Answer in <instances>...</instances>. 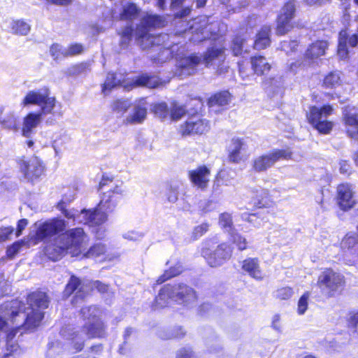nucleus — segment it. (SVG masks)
Returning <instances> with one entry per match:
<instances>
[{"label":"nucleus","instance_id":"f257e3e1","mask_svg":"<svg viewBox=\"0 0 358 358\" xmlns=\"http://www.w3.org/2000/svg\"><path fill=\"white\" fill-rule=\"evenodd\" d=\"M27 304L19 300L4 303L0 306V331L6 332L7 348L2 358H10L18 353V345L11 341L21 330H31L38 327L43 317L41 310L48 308L46 293L41 291L30 294Z\"/></svg>","mask_w":358,"mask_h":358},{"label":"nucleus","instance_id":"f03ea898","mask_svg":"<svg viewBox=\"0 0 358 358\" xmlns=\"http://www.w3.org/2000/svg\"><path fill=\"white\" fill-rule=\"evenodd\" d=\"M85 233L83 229L76 228L58 236L54 242L45 247V253L48 257L57 261L65 253L77 252L84 241Z\"/></svg>","mask_w":358,"mask_h":358},{"label":"nucleus","instance_id":"7ed1b4c3","mask_svg":"<svg viewBox=\"0 0 358 358\" xmlns=\"http://www.w3.org/2000/svg\"><path fill=\"white\" fill-rule=\"evenodd\" d=\"M192 35L190 41L200 43L206 39H215L224 32L226 25L219 22H210L208 17H201L195 20L191 27Z\"/></svg>","mask_w":358,"mask_h":358},{"label":"nucleus","instance_id":"20e7f679","mask_svg":"<svg viewBox=\"0 0 358 358\" xmlns=\"http://www.w3.org/2000/svg\"><path fill=\"white\" fill-rule=\"evenodd\" d=\"M21 105H36L40 106L38 113L55 115L54 109L57 105L55 97L50 96V90L48 87H43L38 90H30L22 101Z\"/></svg>","mask_w":358,"mask_h":358},{"label":"nucleus","instance_id":"39448f33","mask_svg":"<svg viewBox=\"0 0 358 358\" xmlns=\"http://www.w3.org/2000/svg\"><path fill=\"white\" fill-rule=\"evenodd\" d=\"M344 284L343 275L331 268H327L322 271L317 281V286L320 289L321 292L328 298L334 296Z\"/></svg>","mask_w":358,"mask_h":358},{"label":"nucleus","instance_id":"423d86ee","mask_svg":"<svg viewBox=\"0 0 358 358\" xmlns=\"http://www.w3.org/2000/svg\"><path fill=\"white\" fill-rule=\"evenodd\" d=\"M100 310L95 306L83 307L80 315L83 320H87L84 329L89 338L102 337L105 334L103 322L99 320Z\"/></svg>","mask_w":358,"mask_h":358},{"label":"nucleus","instance_id":"0eeeda50","mask_svg":"<svg viewBox=\"0 0 358 358\" xmlns=\"http://www.w3.org/2000/svg\"><path fill=\"white\" fill-rule=\"evenodd\" d=\"M113 183V178L105 176L99 183V189H103L105 186L110 187L109 190L104 192L99 204L100 208L105 210H112L113 208L117 205L118 200L124 192L122 188V182L118 184Z\"/></svg>","mask_w":358,"mask_h":358},{"label":"nucleus","instance_id":"6e6552de","mask_svg":"<svg viewBox=\"0 0 358 358\" xmlns=\"http://www.w3.org/2000/svg\"><path fill=\"white\" fill-rule=\"evenodd\" d=\"M292 153L287 150H273L259 155L252 161V169L256 172H264L281 159H289Z\"/></svg>","mask_w":358,"mask_h":358},{"label":"nucleus","instance_id":"1a4fd4ad","mask_svg":"<svg viewBox=\"0 0 358 358\" xmlns=\"http://www.w3.org/2000/svg\"><path fill=\"white\" fill-rule=\"evenodd\" d=\"M203 62L207 67H212L218 76H224L228 72L229 66L225 62V55L222 48L208 49L203 57Z\"/></svg>","mask_w":358,"mask_h":358},{"label":"nucleus","instance_id":"9d476101","mask_svg":"<svg viewBox=\"0 0 358 358\" xmlns=\"http://www.w3.org/2000/svg\"><path fill=\"white\" fill-rule=\"evenodd\" d=\"M231 254V248L225 243L217 245V248L213 251H210L209 249L202 250V255L211 267L221 266L230 259Z\"/></svg>","mask_w":358,"mask_h":358},{"label":"nucleus","instance_id":"9b49d317","mask_svg":"<svg viewBox=\"0 0 358 358\" xmlns=\"http://www.w3.org/2000/svg\"><path fill=\"white\" fill-rule=\"evenodd\" d=\"M36 231V241H42L44 239L63 231L66 229V222L61 219H52L49 221L35 224Z\"/></svg>","mask_w":358,"mask_h":358},{"label":"nucleus","instance_id":"f8f14e48","mask_svg":"<svg viewBox=\"0 0 358 358\" xmlns=\"http://www.w3.org/2000/svg\"><path fill=\"white\" fill-rule=\"evenodd\" d=\"M139 12V8L130 1L121 0L115 3L116 21L132 22L138 17Z\"/></svg>","mask_w":358,"mask_h":358},{"label":"nucleus","instance_id":"ddd939ff","mask_svg":"<svg viewBox=\"0 0 358 358\" xmlns=\"http://www.w3.org/2000/svg\"><path fill=\"white\" fill-rule=\"evenodd\" d=\"M295 7L293 3H287L281 9L277 20L276 34L284 35L293 28L292 20L294 16Z\"/></svg>","mask_w":358,"mask_h":358},{"label":"nucleus","instance_id":"4468645a","mask_svg":"<svg viewBox=\"0 0 358 358\" xmlns=\"http://www.w3.org/2000/svg\"><path fill=\"white\" fill-rule=\"evenodd\" d=\"M91 289V287L81 281L75 275H71L64 291L65 296L68 297L76 292V295L72 299V303L76 304L78 300H83Z\"/></svg>","mask_w":358,"mask_h":358},{"label":"nucleus","instance_id":"2eb2a0df","mask_svg":"<svg viewBox=\"0 0 358 358\" xmlns=\"http://www.w3.org/2000/svg\"><path fill=\"white\" fill-rule=\"evenodd\" d=\"M337 203L343 210H348L356 203L355 191L352 185L341 184L337 187Z\"/></svg>","mask_w":358,"mask_h":358},{"label":"nucleus","instance_id":"dca6fc26","mask_svg":"<svg viewBox=\"0 0 358 358\" xmlns=\"http://www.w3.org/2000/svg\"><path fill=\"white\" fill-rule=\"evenodd\" d=\"M20 169L25 179L34 182L42 175L44 167L39 158L33 157L28 161H22L20 164Z\"/></svg>","mask_w":358,"mask_h":358},{"label":"nucleus","instance_id":"f3484780","mask_svg":"<svg viewBox=\"0 0 358 358\" xmlns=\"http://www.w3.org/2000/svg\"><path fill=\"white\" fill-rule=\"evenodd\" d=\"M209 129L210 124L208 120L192 117L180 125V132L182 136L202 134Z\"/></svg>","mask_w":358,"mask_h":358},{"label":"nucleus","instance_id":"a211bd4d","mask_svg":"<svg viewBox=\"0 0 358 358\" xmlns=\"http://www.w3.org/2000/svg\"><path fill=\"white\" fill-rule=\"evenodd\" d=\"M172 292L173 300L186 306L195 302L197 299L194 289L183 283L172 286Z\"/></svg>","mask_w":358,"mask_h":358},{"label":"nucleus","instance_id":"6ab92c4d","mask_svg":"<svg viewBox=\"0 0 358 358\" xmlns=\"http://www.w3.org/2000/svg\"><path fill=\"white\" fill-rule=\"evenodd\" d=\"M343 115L348 134L356 138L358 136V109L354 106H345Z\"/></svg>","mask_w":358,"mask_h":358},{"label":"nucleus","instance_id":"aec40b11","mask_svg":"<svg viewBox=\"0 0 358 358\" xmlns=\"http://www.w3.org/2000/svg\"><path fill=\"white\" fill-rule=\"evenodd\" d=\"M201 62V57L197 55H192L189 57H183L178 63L176 74L179 76L193 75L196 73L197 67Z\"/></svg>","mask_w":358,"mask_h":358},{"label":"nucleus","instance_id":"412c9836","mask_svg":"<svg viewBox=\"0 0 358 358\" xmlns=\"http://www.w3.org/2000/svg\"><path fill=\"white\" fill-rule=\"evenodd\" d=\"M141 34H138V30H136L135 35L137 43L143 49L155 48L164 43L168 38L166 34H159L154 36L150 34L149 32L142 31Z\"/></svg>","mask_w":358,"mask_h":358},{"label":"nucleus","instance_id":"4be33fe9","mask_svg":"<svg viewBox=\"0 0 358 358\" xmlns=\"http://www.w3.org/2000/svg\"><path fill=\"white\" fill-rule=\"evenodd\" d=\"M147 116V102L144 99L136 101L129 115L126 117L127 124L142 123Z\"/></svg>","mask_w":358,"mask_h":358},{"label":"nucleus","instance_id":"5701e85b","mask_svg":"<svg viewBox=\"0 0 358 358\" xmlns=\"http://www.w3.org/2000/svg\"><path fill=\"white\" fill-rule=\"evenodd\" d=\"M44 114L29 113L23 120L22 134L26 138H31L34 129L41 122Z\"/></svg>","mask_w":358,"mask_h":358},{"label":"nucleus","instance_id":"b1692460","mask_svg":"<svg viewBox=\"0 0 358 358\" xmlns=\"http://www.w3.org/2000/svg\"><path fill=\"white\" fill-rule=\"evenodd\" d=\"M99 210L93 211L83 210L78 217L80 222H83L85 224L100 225L103 223L107 218L106 214Z\"/></svg>","mask_w":358,"mask_h":358},{"label":"nucleus","instance_id":"393cba45","mask_svg":"<svg viewBox=\"0 0 358 358\" xmlns=\"http://www.w3.org/2000/svg\"><path fill=\"white\" fill-rule=\"evenodd\" d=\"M61 335L71 341V344L75 352L80 351L84 346V337L78 331H75L72 327H66L62 329Z\"/></svg>","mask_w":358,"mask_h":358},{"label":"nucleus","instance_id":"a878e982","mask_svg":"<svg viewBox=\"0 0 358 358\" xmlns=\"http://www.w3.org/2000/svg\"><path fill=\"white\" fill-rule=\"evenodd\" d=\"M242 270L252 278L261 280L263 279L259 260L256 257H248L241 263Z\"/></svg>","mask_w":358,"mask_h":358},{"label":"nucleus","instance_id":"bb28decb","mask_svg":"<svg viewBox=\"0 0 358 358\" xmlns=\"http://www.w3.org/2000/svg\"><path fill=\"white\" fill-rule=\"evenodd\" d=\"M31 29V24L24 19H12L8 22V31L11 34L26 36Z\"/></svg>","mask_w":358,"mask_h":358},{"label":"nucleus","instance_id":"cd10ccee","mask_svg":"<svg viewBox=\"0 0 358 358\" xmlns=\"http://www.w3.org/2000/svg\"><path fill=\"white\" fill-rule=\"evenodd\" d=\"M210 170L206 166H200L189 172L191 181L198 187L204 189L207 187Z\"/></svg>","mask_w":358,"mask_h":358},{"label":"nucleus","instance_id":"c85d7f7f","mask_svg":"<svg viewBox=\"0 0 358 358\" xmlns=\"http://www.w3.org/2000/svg\"><path fill=\"white\" fill-rule=\"evenodd\" d=\"M263 86L269 96L282 97V81L281 77L266 78L263 82Z\"/></svg>","mask_w":358,"mask_h":358},{"label":"nucleus","instance_id":"c756f323","mask_svg":"<svg viewBox=\"0 0 358 358\" xmlns=\"http://www.w3.org/2000/svg\"><path fill=\"white\" fill-rule=\"evenodd\" d=\"M163 20L162 17L157 15H148L141 20L140 23L137 25L136 29L138 34H143L142 31L149 32L152 28H156L163 26Z\"/></svg>","mask_w":358,"mask_h":358},{"label":"nucleus","instance_id":"7c9ffc66","mask_svg":"<svg viewBox=\"0 0 358 358\" xmlns=\"http://www.w3.org/2000/svg\"><path fill=\"white\" fill-rule=\"evenodd\" d=\"M333 110L331 106H324L322 108H319L316 106H313L310 109L309 113L307 115L309 122L313 125L327 118V115H330Z\"/></svg>","mask_w":358,"mask_h":358},{"label":"nucleus","instance_id":"2f4dec72","mask_svg":"<svg viewBox=\"0 0 358 358\" xmlns=\"http://www.w3.org/2000/svg\"><path fill=\"white\" fill-rule=\"evenodd\" d=\"M124 83L125 77L123 74L109 73L103 85L102 91L104 94H106L107 91L109 92L115 87L124 86L125 87L128 85V83L125 85Z\"/></svg>","mask_w":358,"mask_h":358},{"label":"nucleus","instance_id":"473e14b6","mask_svg":"<svg viewBox=\"0 0 358 358\" xmlns=\"http://www.w3.org/2000/svg\"><path fill=\"white\" fill-rule=\"evenodd\" d=\"M244 142L238 138H233L229 146V159L233 163H238L241 161V150L244 149Z\"/></svg>","mask_w":358,"mask_h":358},{"label":"nucleus","instance_id":"72a5a7b5","mask_svg":"<svg viewBox=\"0 0 358 358\" xmlns=\"http://www.w3.org/2000/svg\"><path fill=\"white\" fill-rule=\"evenodd\" d=\"M159 83L160 80L158 77L145 73L136 77V79L132 81L131 85L134 87L155 88L157 87Z\"/></svg>","mask_w":358,"mask_h":358},{"label":"nucleus","instance_id":"f704fd0d","mask_svg":"<svg viewBox=\"0 0 358 358\" xmlns=\"http://www.w3.org/2000/svg\"><path fill=\"white\" fill-rule=\"evenodd\" d=\"M0 124L3 129L17 131L19 129L17 117L13 111L0 115Z\"/></svg>","mask_w":358,"mask_h":358},{"label":"nucleus","instance_id":"c9c22d12","mask_svg":"<svg viewBox=\"0 0 358 358\" xmlns=\"http://www.w3.org/2000/svg\"><path fill=\"white\" fill-rule=\"evenodd\" d=\"M172 285H166L161 289L159 294L155 298L154 308H161L166 306L169 301L173 299Z\"/></svg>","mask_w":358,"mask_h":358},{"label":"nucleus","instance_id":"e433bc0d","mask_svg":"<svg viewBox=\"0 0 358 358\" xmlns=\"http://www.w3.org/2000/svg\"><path fill=\"white\" fill-rule=\"evenodd\" d=\"M231 101V95L227 91H224L210 98L208 106L212 110L216 111L218 106H225Z\"/></svg>","mask_w":358,"mask_h":358},{"label":"nucleus","instance_id":"4c0bfd02","mask_svg":"<svg viewBox=\"0 0 358 358\" xmlns=\"http://www.w3.org/2000/svg\"><path fill=\"white\" fill-rule=\"evenodd\" d=\"M328 44L325 41H319L313 43L306 52L305 57L308 59H314L325 53Z\"/></svg>","mask_w":358,"mask_h":358},{"label":"nucleus","instance_id":"58836bf2","mask_svg":"<svg viewBox=\"0 0 358 358\" xmlns=\"http://www.w3.org/2000/svg\"><path fill=\"white\" fill-rule=\"evenodd\" d=\"M271 29L268 26L263 27L257 34V38L254 42V48L257 50L266 48L270 45Z\"/></svg>","mask_w":358,"mask_h":358},{"label":"nucleus","instance_id":"ea45409f","mask_svg":"<svg viewBox=\"0 0 358 358\" xmlns=\"http://www.w3.org/2000/svg\"><path fill=\"white\" fill-rule=\"evenodd\" d=\"M252 68L257 75H264L269 71L271 65L263 56H257L251 58Z\"/></svg>","mask_w":358,"mask_h":358},{"label":"nucleus","instance_id":"a19ab883","mask_svg":"<svg viewBox=\"0 0 358 358\" xmlns=\"http://www.w3.org/2000/svg\"><path fill=\"white\" fill-rule=\"evenodd\" d=\"M155 49V51H159L157 55H150L151 59L155 63H164L173 57L171 50L169 48L164 47L163 43L161 45L156 47Z\"/></svg>","mask_w":358,"mask_h":358},{"label":"nucleus","instance_id":"79ce46f5","mask_svg":"<svg viewBox=\"0 0 358 358\" xmlns=\"http://www.w3.org/2000/svg\"><path fill=\"white\" fill-rule=\"evenodd\" d=\"M343 249L357 250L358 249V235L350 232L345 235L341 243Z\"/></svg>","mask_w":358,"mask_h":358},{"label":"nucleus","instance_id":"37998d69","mask_svg":"<svg viewBox=\"0 0 358 358\" xmlns=\"http://www.w3.org/2000/svg\"><path fill=\"white\" fill-rule=\"evenodd\" d=\"M341 83V73L334 71L329 73L324 79L323 84L327 87H336Z\"/></svg>","mask_w":358,"mask_h":358},{"label":"nucleus","instance_id":"c03bdc74","mask_svg":"<svg viewBox=\"0 0 358 358\" xmlns=\"http://www.w3.org/2000/svg\"><path fill=\"white\" fill-rule=\"evenodd\" d=\"M152 110L157 117L162 120H164L170 116L171 110L169 109L165 102L155 104Z\"/></svg>","mask_w":358,"mask_h":358},{"label":"nucleus","instance_id":"a18cd8bd","mask_svg":"<svg viewBox=\"0 0 358 358\" xmlns=\"http://www.w3.org/2000/svg\"><path fill=\"white\" fill-rule=\"evenodd\" d=\"M245 42L246 38L243 36H236L231 44V50L234 55L238 56L242 53Z\"/></svg>","mask_w":358,"mask_h":358},{"label":"nucleus","instance_id":"49530a36","mask_svg":"<svg viewBox=\"0 0 358 358\" xmlns=\"http://www.w3.org/2000/svg\"><path fill=\"white\" fill-rule=\"evenodd\" d=\"M76 189L74 187H68L64 190L62 199L57 204L58 209H64V205L71 202L76 195Z\"/></svg>","mask_w":358,"mask_h":358},{"label":"nucleus","instance_id":"de8ad7c7","mask_svg":"<svg viewBox=\"0 0 358 358\" xmlns=\"http://www.w3.org/2000/svg\"><path fill=\"white\" fill-rule=\"evenodd\" d=\"M84 50V46L81 43H73L63 52V56L65 57L76 56L82 54Z\"/></svg>","mask_w":358,"mask_h":358},{"label":"nucleus","instance_id":"09e8293b","mask_svg":"<svg viewBox=\"0 0 358 358\" xmlns=\"http://www.w3.org/2000/svg\"><path fill=\"white\" fill-rule=\"evenodd\" d=\"M182 272L180 265L171 268L169 271L164 272L157 280V284H162L169 278L179 275Z\"/></svg>","mask_w":358,"mask_h":358},{"label":"nucleus","instance_id":"8fccbe9b","mask_svg":"<svg viewBox=\"0 0 358 358\" xmlns=\"http://www.w3.org/2000/svg\"><path fill=\"white\" fill-rule=\"evenodd\" d=\"M220 224L229 233L233 232L232 219L231 215L229 213H224L220 215Z\"/></svg>","mask_w":358,"mask_h":358},{"label":"nucleus","instance_id":"3c124183","mask_svg":"<svg viewBox=\"0 0 358 358\" xmlns=\"http://www.w3.org/2000/svg\"><path fill=\"white\" fill-rule=\"evenodd\" d=\"M186 113L185 108L182 106L173 103L170 113V117L173 120H178Z\"/></svg>","mask_w":358,"mask_h":358},{"label":"nucleus","instance_id":"603ef678","mask_svg":"<svg viewBox=\"0 0 358 358\" xmlns=\"http://www.w3.org/2000/svg\"><path fill=\"white\" fill-rule=\"evenodd\" d=\"M106 252V247L102 243H96L92 246L87 251L86 256L87 257H96Z\"/></svg>","mask_w":358,"mask_h":358},{"label":"nucleus","instance_id":"864d4df0","mask_svg":"<svg viewBox=\"0 0 358 358\" xmlns=\"http://www.w3.org/2000/svg\"><path fill=\"white\" fill-rule=\"evenodd\" d=\"M233 243L236 245L239 250H243L247 248L248 242L245 237L238 233L231 232Z\"/></svg>","mask_w":358,"mask_h":358},{"label":"nucleus","instance_id":"5fc2aeb1","mask_svg":"<svg viewBox=\"0 0 358 358\" xmlns=\"http://www.w3.org/2000/svg\"><path fill=\"white\" fill-rule=\"evenodd\" d=\"M293 294L291 287H285L277 289L274 293V296L280 300L289 299Z\"/></svg>","mask_w":358,"mask_h":358},{"label":"nucleus","instance_id":"6e6d98bb","mask_svg":"<svg viewBox=\"0 0 358 358\" xmlns=\"http://www.w3.org/2000/svg\"><path fill=\"white\" fill-rule=\"evenodd\" d=\"M185 334V333L181 327H176L170 330L167 334L163 335L162 334H160L159 336L163 339H171L181 338L184 336Z\"/></svg>","mask_w":358,"mask_h":358},{"label":"nucleus","instance_id":"4d7b16f0","mask_svg":"<svg viewBox=\"0 0 358 358\" xmlns=\"http://www.w3.org/2000/svg\"><path fill=\"white\" fill-rule=\"evenodd\" d=\"M130 107V103L126 100H116L112 105V109L117 113H124Z\"/></svg>","mask_w":358,"mask_h":358},{"label":"nucleus","instance_id":"13d9d810","mask_svg":"<svg viewBox=\"0 0 358 358\" xmlns=\"http://www.w3.org/2000/svg\"><path fill=\"white\" fill-rule=\"evenodd\" d=\"M320 133L328 134L332 129V123L324 118L313 126Z\"/></svg>","mask_w":358,"mask_h":358},{"label":"nucleus","instance_id":"bf43d9fd","mask_svg":"<svg viewBox=\"0 0 358 358\" xmlns=\"http://www.w3.org/2000/svg\"><path fill=\"white\" fill-rule=\"evenodd\" d=\"M103 18L108 27H111L113 25V21H116V17L115 16V5L112 8L105 9L103 12Z\"/></svg>","mask_w":358,"mask_h":358},{"label":"nucleus","instance_id":"052dcab7","mask_svg":"<svg viewBox=\"0 0 358 358\" xmlns=\"http://www.w3.org/2000/svg\"><path fill=\"white\" fill-rule=\"evenodd\" d=\"M209 225L208 223H202L195 227L193 229L192 236L194 239H198L202 236L208 230Z\"/></svg>","mask_w":358,"mask_h":358},{"label":"nucleus","instance_id":"680f3d73","mask_svg":"<svg viewBox=\"0 0 358 358\" xmlns=\"http://www.w3.org/2000/svg\"><path fill=\"white\" fill-rule=\"evenodd\" d=\"M309 297V293L306 292L299 299L298 303V313L300 315H303L307 308H308V299Z\"/></svg>","mask_w":358,"mask_h":358},{"label":"nucleus","instance_id":"e2e57ef3","mask_svg":"<svg viewBox=\"0 0 358 358\" xmlns=\"http://www.w3.org/2000/svg\"><path fill=\"white\" fill-rule=\"evenodd\" d=\"M64 50H66V48L58 43H55L50 47V52L52 57L55 59H58L60 55L63 56Z\"/></svg>","mask_w":358,"mask_h":358},{"label":"nucleus","instance_id":"0e129e2a","mask_svg":"<svg viewBox=\"0 0 358 358\" xmlns=\"http://www.w3.org/2000/svg\"><path fill=\"white\" fill-rule=\"evenodd\" d=\"M23 243L20 242H16L13 243L10 247L7 249V255L10 258H13L20 250Z\"/></svg>","mask_w":358,"mask_h":358},{"label":"nucleus","instance_id":"69168bd1","mask_svg":"<svg viewBox=\"0 0 358 358\" xmlns=\"http://www.w3.org/2000/svg\"><path fill=\"white\" fill-rule=\"evenodd\" d=\"M14 231L11 227L0 229V241H5L9 238Z\"/></svg>","mask_w":358,"mask_h":358},{"label":"nucleus","instance_id":"338daca9","mask_svg":"<svg viewBox=\"0 0 358 358\" xmlns=\"http://www.w3.org/2000/svg\"><path fill=\"white\" fill-rule=\"evenodd\" d=\"M193 352L190 348H182L177 353V358H193Z\"/></svg>","mask_w":358,"mask_h":358},{"label":"nucleus","instance_id":"774afa93","mask_svg":"<svg viewBox=\"0 0 358 358\" xmlns=\"http://www.w3.org/2000/svg\"><path fill=\"white\" fill-rule=\"evenodd\" d=\"M134 29L132 27L131 24H128L122 29V30L118 33V34L119 36H126L131 38Z\"/></svg>","mask_w":358,"mask_h":358}]
</instances>
